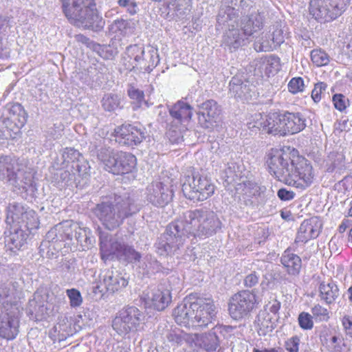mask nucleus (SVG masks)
Wrapping results in <instances>:
<instances>
[{
  "label": "nucleus",
  "mask_w": 352,
  "mask_h": 352,
  "mask_svg": "<svg viewBox=\"0 0 352 352\" xmlns=\"http://www.w3.org/2000/svg\"><path fill=\"white\" fill-rule=\"evenodd\" d=\"M107 71V67L102 63L97 62L87 69V74L93 81L99 83L104 79Z\"/></svg>",
  "instance_id": "obj_40"
},
{
  "label": "nucleus",
  "mask_w": 352,
  "mask_h": 352,
  "mask_svg": "<svg viewBox=\"0 0 352 352\" xmlns=\"http://www.w3.org/2000/svg\"><path fill=\"white\" fill-rule=\"evenodd\" d=\"M138 210L133 201L127 197L121 201L116 200L115 204H98L94 209V213L107 229L112 230L119 227L126 218Z\"/></svg>",
  "instance_id": "obj_3"
},
{
  "label": "nucleus",
  "mask_w": 352,
  "mask_h": 352,
  "mask_svg": "<svg viewBox=\"0 0 352 352\" xmlns=\"http://www.w3.org/2000/svg\"><path fill=\"white\" fill-rule=\"evenodd\" d=\"M299 338L298 337H292L285 342V348L289 352H298L299 345Z\"/></svg>",
  "instance_id": "obj_61"
},
{
  "label": "nucleus",
  "mask_w": 352,
  "mask_h": 352,
  "mask_svg": "<svg viewBox=\"0 0 352 352\" xmlns=\"http://www.w3.org/2000/svg\"><path fill=\"white\" fill-rule=\"evenodd\" d=\"M100 250L102 258L104 256H115L118 260L131 263L139 262L141 254L132 246L118 241H111L108 245L105 242L101 241Z\"/></svg>",
  "instance_id": "obj_12"
},
{
  "label": "nucleus",
  "mask_w": 352,
  "mask_h": 352,
  "mask_svg": "<svg viewBox=\"0 0 352 352\" xmlns=\"http://www.w3.org/2000/svg\"><path fill=\"white\" fill-rule=\"evenodd\" d=\"M184 196L193 201L207 199L214 192V186L206 177L199 174L188 177L182 186Z\"/></svg>",
  "instance_id": "obj_10"
},
{
  "label": "nucleus",
  "mask_w": 352,
  "mask_h": 352,
  "mask_svg": "<svg viewBox=\"0 0 352 352\" xmlns=\"http://www.w3.org/2000/svg\"><path fill=\"white\" fill-rule=\"evenodd\" d=\"M298 151L272 149L267 154V164L270 173L278 180L296 188H305L314 179L312 166Z\"/></svg>",
  "instance_id": "obj_1"
},
{
  "label": "nucleus",
  "mask_w": 352,
  "mask_h": 352,
  "mask_svg": "<svg viewBox=\"0 0 352 352\" xmlns=\"http://www.w3.org/2000/svg\"><path fill=\"white\" fill-rule=\"evenodd\" d=\"M245 38L236 27L228 29L223 34L221 45L230 52H234L244 45Z\"/></svg>",
  "instance_id": "obj_28"
},
{
  "label": "nucleus",
  "mask_w": 352,
  "mask_h": 352,
  "mask_svg": "<svg viewBox=\"0 0 352 352\" xmlns=\"http://www.w3.org/2000/svg\"><path fill=\"white\" fill-rule=\"evenodd\" d=\"M221 109L214 100H208L199 106L198 122L201 127L212 129L220 119Z\"/></svg>",
  "instance_id": "obj_18"
},
{
  "label": "nucleus",
  "mask_w": 352,
  "mask_h": 352,
  "mask_svg": "<svg viewBox=\"0 0 352 352\" xmlns=\"http://www.w3.org/2000/svg\"><path fill=\"white\" fill-rule=\"evenodd\" d=\"M6 111L7 113H3L0 118V123L6 125L7 129L16 131V133L25 124L28 113L23 107L19 103L8 104Z\"/></svg>",
  "instance_id": "obj_17"
},
{
  "label": "nucleus",
  "mask_w": 352,
  "mask_h": 352,
  "mask_svg": "<svg viewBox=\"0 0 352 352\" xmlns=\"http://www.w3.org/2000/svg\"><path fill=\"white\" fill-rule=\"evenodd\" d=\"M116 140L120 144L133 146L140 144L144 139V132L131 124H123L115 129Z\"/></svg>",
  "instance_id": "obj_19"
},
{
  "label": "nucleus",
  "mask_w": 352,
  "mask_h": 352,
  "mask_svg": "<svg viewBox=\"0 0 352 352\" xmlns=\"http://www.w3.org/2000/svg\"><path fill=\"white\" fill-rule=\"evenodd\" d=\"M89 233L90 230L89 229L82 228L78 225L74 238L82 247L89 248V246L91 245V239L89 236Z\"/></svg>",
  "instance_id": "obj_46"
},
{
  "label": "nucleus",
  "mask_w": 352,
  "mask_h": 352,
  "mask_svg": "<svg viewBox=\"0 0 352 352\" xmlns=\"http://www.w3.org/2000/svg\"><path fill=\"white\" fill-rule=\"evenodd\" d=\"M128 95L131 99L133 100L137 103L138 107H140L141 104L144 101V92L133 86H130L128 89Z\"/></svg>",
  "instance_id": "obj_51"
},
{
  "label": "nucleus",
  "mask_w": 352,
  "mask_h": 352,
  "mask_svg": "<svg viewBox=\"0 0 352 352\" xmlns=\"http://www.w3.org/2000/svg\"><path fill=\"white\" fill-rule=\"evenodd\" d=\"M100 282L109 293H115L124 288L128 280L118 272L110 270H104L100 276Z\"/></svg>",
  "instance_id": "obj_20"
},
{
  "label": "nucleus",
  "mask_w": 352,
  "mask_h": 352,
  "mask_svg": "<svg viewBox=\"0 0 352 352\" xmlns=\"http://www.w3.org/2000/svg\"><path fill=\"white\" fill-rule=\"evenodd\" d=\"M342 323L346 334L352 336V317L345 316L342 320Z\"/></svg>",
  "instance_id": "obj_62"
},
{
  "label": "nucleus",
  "mask_w": 352,
  "mask_h": 352,
  "mask_svg": "<svg viewBox=\"0 0 352 352\" xmlns=\"http://www.w3.org/2000/svg\"><path fill=\"white\" fill-rule=\"evenodd\" d=\"M170 291L171 288L165 287V284H161L153 289L148 296L151 306L157 311L164 310L172 301Z\"/></svg>",
  "instance_id": "obj_22"
},
{
  "label": "nucleus",
  "mask_w": 352,
  "mask_h": 352,
  "mask_svg": "<svg viewBox=\"0 0 352 352\" xmlns=\"http://www.w3.org/2000/svg\"><path fill=\"white\" fill-rule=\"evenodd\" d=\"M28 210L20 203H10L7 207L6 223L10 226H18L21 223L24 213Z\"/></svg>",
  "instance_id": "obj_31"
},
{
  "label": "nucleus",
  "mask_w": 352,
  "mask_h": 352,
  "mask_svg": "<svg viewBox=\"0 0 352 352\" xmlns=\"http://www.w3.org/2000/svg\"><path fill=\"white\" fill-rule=\"evenodd\" d=\"M97 157L104 169L114 175L131 173L137 164L136 157L132 153L116 151L110 147L100 148Z\"/></svg>",
  "instance_id": "obj_5"
},
{
  "label": "nucleus",
  "mask_w": 352,
  "mask_h": 352,
  "mask_svg": "<svg viewBox=\"0 0 352 352\" xmlns=\"http://www.w3.org/2000/svg\"><path fill=\"white\" fill-rule=\"evenodd\" d=\"M172 186L167 181H155L151 183L146 188V199L153 206L163 207L173 199V190Z\"/></svg>",
  "instance_id": "obj_15"
},
{
  "label": "nucleus",
  "mask_w": 352,
  "mask_h": 352,
  "mask_svg": "<svg viewBox=\"0 0 352 352\" xmlns=\"http://www.w3.org/2000/svg\"><path fill=\"white\" fill-rule=\"evenodd\" d=\"M143 61L144 62V64L143 63L141 69L150 72L158 64V56L153 50L149 51L145 54Z\"/></svg>",
  "instance_id": "obj_45"
},
{
  "label": "nucleus",
  "mask_w": 352,
  "mask_h": 352,
  "mask_svg": "<svg viewBox=\"0 0 352 352\" xmlns=\"http://www.w3.org/2000/svg\"><path fill=\"white\" fill-rule=\"evenodd\" d=\"M300 327L303 329H311L314 327L312 316L306 312H302L298 318Z\"/></svg>",
  "instance_id": "obj_52"
},
{
  "label": "nucleus",
  "mask_w": 352,
  "mask_h": 352,
  "mask_svg": "<svg viewBox=\"0 0 352 352\" xmlns=\"http://www.w3.org/2000/svg\"><path fill=\"white\" fill-rule=\"evenodd\" d=\"M17 286L16 282L7 280L0 283V306L5 307L6 304H9L16 292Z\"/></svg>",
  "instance_id": "obj_35"
},
{
  "label": "nucleus",
  "mask_w": 352,
  "mask_h": 352,
  "mask_svg": "<svg viewBox=\"0 0 352 352\" xmlns=\"http://www.w3.org/2000/svg\"><path fill=\"white\" fill-rule=\"evenodd\" d=\"M254 47L256 52H270L276 48L272 38L270 39V36L267 34L257 38L254 43Z\"/></svg>",
  "instance_id": "obj_44"
},
{
  "label": "nucleus",
  "mask_w": 352,
  "mask_h": 352,
  "mask_svg": "<svg viewBox=\"0 0 352 352\" xmlns=\"http://www.w3.org/2000/svg\"><path fill=\"white\" fill-rule=\"evenodd\" d=\"M266 188L263 186H258L257 184H250L248 186L245 185V191L246 194H248L249 197H252L256 199L263 198L265 192Z\"/></svg>",
  "instance_id": "obj_48"
},
{
  "label": "nucleus",
  "mask_w": 352,
  "mask_h": 352,
  "mask_svg": "<svg viewBox=\"0 0 352 352\" xmlns=\"http://www.w3.org/2000/svg\"><path fill=\"white\" fill-rule=\"evenodd\" d=\"M349 0H310L309 14L320 23L336 19L346 10Z\"/></svg>",
  "instance_id": "obj_8"
},
{
  "label": "nucleus",
  "mask_w": 352,
  "mask_h": 352,
  "mask_svg": "<svg viewBox=\"0 0 352 352\" xmlns=\"http://www.w3.org/2000/svg\"><path fill=\"white\" fill-rule=\"evenodd\" d=\"M272 41L274 45L279 47L285 41V34L283 30L278 26L272 32Z\"/></svg>",
  "instance_id": "obj_57"
},
{
  "label": "nucleus",
  "mask_w": 352,
  "mask_h": 352,
  "mask_svg": "<svg viewBox=\"0 0 352 352\" xmlns=\"http://www.w3.org/2000/svg\"><path fill=\"white\" fill-rule=\"evenodd\" d=\"M39 226V220L37 214L33 210L26 211L21 219V223L18 224V227H23L28 230L37 229Z\"/></svg>",
  "instance_id": "obj_37"
},
{
  "label": "nucleus",
  "mask_w": 352,
  "mask_h": 352,
  "mask_svg": "<svg viewBox=\"0 0 352 352\" xmlns=\"http://www.w3.org/2000/svg\"><path fill=\"white\" fill-rule=\"evenodd\" d=\"M230 94L236 98L249 100L252 98L251 85L246 79L237 76L232 78L229 84Z\"/></svg>",
  "instance_id": "obj_24"
},
{
  "label": "nucleus",
  "mask_w": 352,
  "mask_h": 352,
  "mask_svg": "<svg viewBox=\"0 0 352 352\" xmlns=\"http://www.w3.org/2000/svg\"><path fill=\"white\" fill-rule=\"evenodd\" d=\"M187 233L194 236H210L221 228V222L217 214L208 209L188 210L182 217Z\"/></svg>",
  "instance_id": "obj_4"
},
{
  "label": "nucleus",
  "mask_w": 352,
  "mask_h": 352,
  "mask_svg": "<svg viewBox=\"0 0 352 352\" xmlns=\"http://www.w3.org/2000/svg\"><path fill=\"white\" fill-rule=\"evenodd\" d=\"M335 108L340 111H344L349 104V100L342 94H335L333 96Z\"/></svg>",
  "instance_id": "obj_55"
},
{
  "label": "nucleus",
  "mask_w": 352,
  "mask_h": 352,
  "mask_svg": "<svg viewBox=\"0 0 352 352\" xmlns=\"http://www.w3.org/2000/svg\"><path fill=\"white\" fill-rule=\"evenodd\" d=\"M311 59L318 67L327 65L329 63V56L322 50H314L311 52Z\"/></svg>",
  "instance_id": "obj_47"
},
{
  "label": "nucleus",
  "mask_w": 352,
  "mask_h": 352,
  "mask_svg": "<svg viewBox=\"0 0 352 352\" xmlns=\"http://www.w3.org/2000/svg\"><path fill=\"white\" fill-rule=\"evenodd\" d=\"M313 316L320 321H327L329 316L327 309L320 305L317 304L311 309Z\"/></svg>",
  "instance_id": "obj_50"
},
{
  "label": "nucleus",
  "mask_w": 352,
  "mask_h": 352,
  "mask_svg": "<svg viewBox=\"0 0 352 352\" xmlns=\"http://www.w3.org/2000/svg\"><path fill=\"white\" fill-rule=\"evenodd\" d=\"M61 228L62 226H60V224H58L47 232L45 236V240L41 243L39 247L40 252L42 253V255H43L45 253V249L47 248L48 244H50V243L63 241V240H60V238L59 237V236L61 235Z\"/></svg>",
  "instance_id": "obj_39"
},
{
  "label": "nucleus",
  "mask_w": 352,
  "mask_h": 352,
  "mask_svg": "<svg viewBox=\"0 0 352 352\" xmlns=\"http://www.w3.org/2000/svg\"><path fill=\"white\" fill-rule=\"evenodd\" d=\"M79 155V152L72 148H66L62 155L63 161L66 163H74L75 160H78Z\"/></svg>",
  "instance_id": "obj_56"
},
{
  "label": "nucleus",
  "mask_w": 352,
  "mask_h": 352,
  "mask_svg": "<svg viewBox=\"0 0 352 352\" xmlns=\"http://www.w3.org/2000/svg\"><path fill=\"white\" fill-rule=\"evenodd\" d=\"M146 263H144L145 267H144V270H145L146 273L154 274L160 270V269H161L160 264L157 260L153 258L151 256H150V257L147 256L146 258Z\"/></svg>",
  "instance_id": "obj_54"
},
{
  "label": "nucleus",
  "mask_w": 352,
  "mask_h": 352,
  "mask_svg": "<svg viewBox=\"0 0 352 352\" xmlns=\"http://www.w3.org/2000/svg\"><path fill=\"white\" fill-rule=\"evenodd\" d=\"M322 223L317 217L305 220L300 225L296 242L306 243L311 239L316 238L321 230Z\"/></svg>",
  "instance_id": "obj_21"
},
{
  "label": "nucleus",
  "mask_w": 352,
  "mask_h": 352,
  "mask_svg": "<svg viewBox=\"0 0 352 352\" xmlns=\"http://www.w3.org/2000/svg\"><path fill=\"white\" fill-rule=\"evenodd\" d=\"M256 323L258 333L262 336H265L272 332L275 327L272 316L266 310H262L258 313Z\"/></svg>",
  "instance_id": "obj_34"
},
{
  "label": "nucleus",
  "mask_w": 352,
  "mask_h": 352,
  "mask_svg": "<svg viewBox=\"0 0 352 352\" xmlns=\"http://www.w3.org/2000/svg\"><path fill=\"white\" fill-rule=\"evenodd\" d=\"M193 302L185 301L177 306L173 310L175 322L185 327H194L195 308H197Z\"/></svg>",
  "instance_id": "obj_23"
},
{
  "label": "nucleus",
  "mask_w": 352,
  "mask_h": 352,
  "mask_svg": "<svg viewBox=\"0 0 352 352\" xmlns=\"http://www.w3.org/2000/svg\"><path fill=\"white\" fill-rule=\"evenodd\" d=\"M28 236L23 228L10 226V233L5 237L6 246L12 252L20 250L26 244Z\"/></svg>",
  "instance_id": "obj_27"
},
{
  "label": "nucleus",
  "mask_w": 352,
  "mask_h": 352,
  "mask_svg": "<svg viewBox=\"0 0 352 352\" xmlns=\"http://www.w3.org/2000/svg\"><path fill=\"white\" fill-rule=\"evenodd\" d=\"M59 176L62 182H68L69 181L75 179V173H71L68 170H61L59 173Z\"/></svg>",
  "instance_id": "obj_64"
},
{
  "label": "nucleus",
  "mask_w": 352,
  "mask_h": 352,
  "mask_svg": "<svg viewBox=\"0 0 352 352\" xmlns=\"http://www.w3.org/2000/svg\"><path fill=\"white\" fill-rule=\"evenodd\" d=\"M120 104V97L112 93L104 94L101 100L102 107L105 111L114 112L121 108Z\"/></svg>",
  "instance_id": "obj_36"
},
{
  "label": "nucleus",
  "mask_w": 352,
  "mask_h": 352,
  "mask_svg": "<svg viewBox=\"0 0 352 352\" xmlns=\"http://www.w3.org/2000/svg\"><path fill=\"white\" fill-rule=\"evenodd\" d=\"M168 342L179 344L182 341L181 336L173 331H168L166 335Z\"/></svg>",
  "instance_id": "obj_63"
},
{
  "label": "nucleus",
  "mask_w": 352,
  "mask_h": 352,
  "mask_svg": "<svg viewBox=\"0 0 352 352\" xmlns=\"http://www.w3.org/2000/svg\"><path fill=\"white\" fill-rule=\"evenodd\" d=\"M62 10L69 21L85 29L99 30L104 22L96 9L95 0H60Z\"/></svg>",
  "instance_id": "obj_2"
},
{
  "label": "nucleus",
  "mask_w": 352,
  "mask_h": 352,
  "mask_svg": "<svg viewBox=\"0 0 352 352\" xmlns=\"http://www.w3.org/2000/svg\"><path fill=\"white\" fill-rule=\"evenodd\" d=\"M126 53L128 56L135 63L133 67H136L141 69L143 63L144 64L143 60L146 54L143 47L137 45H131L127 47Z\"/></svg>",
  "instance_id": "obj_38"
},
{
  "label": "nucleus",
  "mask_w": 352,
  "mask_h": 352,
  "mask_svg": "<svg viewBox=\"0 0 352 352\" xmlns=\"http://www.w3.org/2000/svg\"><path fill=\"white\" fill-rule=\"evenodd\" d=\"M339 289L333 282H322L319 286V296L326 304L331 305L339 296Z\"/></svg>",
  "instance_id": "obj_33"
},
{
  "label": "nucleus",
  "mask_w": 352,
  "mask_h": 352,
  "mask_svg": "<svg viewBox=\"0 0 352 352\" xmlns=\"http://www.w3.org/2000/svg\"><path fill=\"white\" fill-rule=\"evenodd\" d=\"M295 192L285 188L279 189L277 192L278 198L284 201L292 200L295 197Z\"/></svg>",
  "instance_id": "obj_60"
},
{
  "label": "nucleus",
  "mask_w": 352,
  "mask_h": 352,
  "mask_svg": "<svg viewBox=\"0 0 352 352\" xmlns=\"http://www.w3.org/2000/svg\"><path fill=\"white\" fill-rule=\"evenodd\" d=\"M61 228V235L59 236L60 240L66 241H72L74 238V235L76 232V230L78 228V224L76 223L66 221L63 223H60Z\"/></svg>",
  "instance_id": "obj_43"
},
{
  "label": "nucleus",
  "mask_w": 352,
  "mask_h": 352,
  "mask_svg": "<svg viewBox=\"0 0 352 352\" xmlns=\"http://www.w3.org/2000/svg\"><path fill=\"white\" fill-rule=\"evenodd\" d=\"M195 308L194 327H206L215 318L217 311L213 300L210 298H198L193 301Z\"/></svg>",
  "instance_id": "obj_16"
},
{
  "label": "nucleus",
  "mask_w": 352,
  "mask_h": 352,
  "mask_svg": "<svg viewBox=\"0 0 352 352\" xmlns=\"http://www.w3.org/2000/svg\"><path fill=\"white\" fill-rule=\"evenodd\" d=\"M170 130L181 133L187 129V124L191 119L192 107L183 101H179L169 108Z\"/></svg>",
  "instance_id": "obj_13"
},
{
  "label": "nucleus",
  "mask_w": 352,
  "mask_h": 352,
  "mask_svg": "<svg viewBox=\"0 0 352 352\" xmlns=\"http://www.w3.org/2000/svg\"><path fill=\"white\" fill-rule=\"evenodd\" d=\"M144 314L135 306H128L121 309L113 320V329L120 336L138 330L144 323Z\"/></svg>",
  "instance_id": "obj_9"
},
{
  "label": "nucleus",
  "mask_w": 352,
  "mask_h": 352,
  "mask_svg": "<svg viewBox=\"0 0 352 352\" xmlns=\"http://www.w3.org/2000/svg\"><path fill=\"white\" fill-rule=\"evenodd\" d=\"M0 179L18 190H28L33 184L30 172L25 171L17 161L10 156H0Z\"/></svg>",
  "instance_id": "obj_6"
},
{
  "label": "nucleus",
  "mask_w": 352,
  "mask_h": 352,
  "mask_svg": "<svg viewBox=\"0 0 352 352\" xmlns=\"http://www.w3.org/2000/svg\"><path fill=\"white\" fill-rule=\"evenodd\" d=\"M9 28V21L5 17L0 16V59L7 58L10 56V51L3 43V37L5 36Z\"/></svg>",
  "instance_id": "obj_41"
},
{
  "label": "nucleus",
  "mask_w": 352,
  "mask_h": 352,
  "mask_svg": "<svg viewBox=\"0 0 352 352\" xmlns=\"http://www.w3.org/2000/svg\"><path fill=\"white\" fill-rule=\"evenodd\" d=\"M327 85L324 82H318L315 85L314 89L311 91V98L315 102H318L321 99V94L325 91Z\"/></svg>",
  "instance_id": "obj_59"
},
{
  "label": "nucleus",
  "mask_w": 352,
  "mask_h": 352,
  "mask_svg": "<svg viewBox=\"0 0 352 352\" xmlns=\"http://www.w3.org/2000/svg\"><path fill=\"white\" fill-rule=\"evenodd\" d=\"M249 129H258L263 131L279 135H285L283 132L282 114L276 112L270 113L263 117L261 114H255L254 122H248Z\"/></svg>",
  "instance_id": "obj_14"
},
{
  "label": "nucleus",
  "mask_w": 352,
  "mask_h": 352,
  "mask_svg": "<svg viewBox=\"0 0 352 352\" xmlns=\"http://www.w3.org/2000/svg\"><path fill=\"white\" fill-rule=\"evenodd\" d=\"M19 318L6 314L0 318V337L7 340H13L19 333Z\"/></svg>",
  "instance_id": "obj_26"
},
{
  "label": "nucleus",
  "mask_w": 352,
  "mask_h": 352,
  "mask_svg": "<svg viewBox=\"0 0 352 352\" xmlns=\"http://www.w3.org/2000/svg\"><path fill=\"white\" fill-rule=\"evenodd\" d=\"M283 132L294 134L303 130L306 126L305 118L299 113L286 112L282 114Z\"/></svg>",
  "instance_id": "obj_25"
},
{
  "label": "nucleus",
  "mask_w": 352,
  "mask_h": 352,
  "mask_svg": "<svg viewBox=\"0 0 352 352\" xmlns=\"http://www.w3.org/2000/svg\"><path fill=\"white\" fill-rule=\"evenodd\" d=\"M259 277L260 275L256 272H252L245 277L243 280L244 286L249 288L255 286L258 283Z\"/></svg>",
  "instance_id": "obj_58"
},
{
  "label": "nucleus",
  "mask_w": 352,
  "mask_h": 352,
  "mask_svg": "<svg viewBox=\"0 0 352 352\" xmlns=\"http://www.w3.org/2000/svg\"><path fill=\"white\" fill-rule=\"evenodd\" d=\"M187 234L189 233L182 218L169 223L155 243L157 253L160 255L177 254L184 246Z\"/></svg>",
  "instance_id": "obj_7"
},
{
  "label": "nucleus",
  "mask_w": 352,
  "mask_h": 352,
  "mask_svg": "<svg viewBox=\"0 0 352 352\" xmlns=\"http://www.w3.org/2000/svg\"><path fill=\"white\" fill-rule=\"evenodd\" d=\"M263 26V17L259 13H253L250 16H244L241 19V28L244 36H251L254 32L262 29Z\"/></svg>",
  "instance_id": "obj_29"
},
{
  "label": "nucleus",
  "mask_w": 352,
  "mask_h": 352,
  "mask_svg": "<svg viewBox=\"0 0 352 352\" xmlns=\"http://www.w3.org/2000/svg\"><path fill=\"white\" fill-rule=\"evenodd\" d=\"M280 262L287 273L291 275L298 274L302 265L301 258L288 250H285L283 254Z\"/></svg>",
  "instance_id": "obj_32"
},
{
  "label": "nucleus",
  "mask_w": 352,
  "mask_h": 352,
  "mask_svg": "<svg viewBox=\"0 0 352 352\" xmlns=\"http://www.w3.org/2000/svg\"><path fill=\"white\" fill-rule=\"evenodd\" d=\"M219 344V338L214 332H209L201 336V346L207 351H215Z\"/></svg>",
  "instance_id": "obj_42"
},
{
  "label": "nucleus",
  "mask_w": 352,
  "mask_h": 352,
  "mask_svg": "<svg viewBox=\"0 0 352 352\" xmlns=\"http://www.w3.org/2000/svg\"><path fill=\"white\" fill-rule=\"evenodd\" d=\"M288 89L292 94H296L303 91L304 81L302 78H293L288 84Z\"/></svg>",
  "instance_id": "obj_53"
},
{
  "label": "nucleus",
  "mask_w": 352,
  "mask_h": 352,
  "mask_svg": "<svg viewBox=\"0 0 352 352\" xmlns=\"http://www.w3.org/2000/svg\"><path fill=\"white\" fill-rule=\"evenodd\" d=\"M236 10L230 6H223L217 15V23L219 26L229 28L237 26Z\"/></svg>",
  "instance_id": "obj_30"
},
{
  "label": "nucleus",
  "mask_w": 352,
  "mask_h": 352,
  "mask_svg": "<svg viewBox=\"0 0 352 352\" xmlns=\"http://www.w3.org/2000/svg\"><path fill=\"white\" fill-rule=\"evenodd\" d=\"M261 301L259 296L249 291H242L232 296L229 302V313L235 320L243 318L251 311L255 305Z\"/></svg>",
  "instance_id": "obj_11"
},
{
  "label": "nucleus",
  "mask_w": 352,
  "mask_h": 352,
  "mask_svg": "<svg viewBox=\"0 0 352 352\" xmlns=\"http://www.w3.org/2000/svg\"><path fill=\"white\" fill-rule=\"evenodd\" d=\"M69 299L70 305L72 307H79L82 302L80 292L76 289H69L66 291Z\"/></svg>",
  "instance_id": "obj_49"
}]
</instances>
